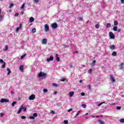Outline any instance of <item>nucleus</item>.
I'll use <instances>...</instances> for the list:
<instances>
[{"label":"nucleus","mask_w":124,"mask_h":124,"mask_svg":"<svg viewBox=\"0 0 124 124\" xmlns=\"http://www.w3.org/2000/svg\"><path fill=\"white\" fill-rule=\"evenodd\" d=\"M47 74L44 73V72H40L39 74V77H42V79H46Z\"/></svg>","instance_id":"1"},{"label":"nucleus","mask_w":124,"mask_h":124,"mask_svg":"<svg viewBox=\"0 0 124 124\" xmlns=\"http://www.w3.org/2000/svg\"><path fill=\"white\" fill-rule=\"evenodd\" d=\"M51 27L52 29H57V28H58V24H57V23H52L51 25Z\"/></svg>","instance_id":"2"},{"label":"nucleus","mask_w":124,"mask_h":124,"mask_svg":"<svg viewBox=\"0 0 124 124\" xmlns=\"http://www.w3.org/2000/svg\"><path fill=\"white\" fill-rule=\"evenodd\" d=\"M0 102H1V103H3L4 102H9V100L7 99H4V98H2L0 101Z\"/></svg>","instance_id":"3"},{"label":"nucleus","mask_w":124,"mask_h":124,"mask_svg":"<svg viewBox=\"0 0 124 124\" xmlns=\"http://www.w3.org/2000/svg\"><path fill=\"white\" fill-rule=\"evenodd\" d=\"M29 99L30 100H34V99H35V95L32 94L30 95L29 97Z\"/></svg>","instance_id":"4"},{"label":"nucleus","mask_w":124,"mask_h":124,"mask_svg":"<svg viewBox=\"0 0 124 124\" xmlns=\"http://www.w3.org/2000/svg\"><path fill=\"white\" fill-rule=\"evenodd\" d=\"M109 37L111 39H114V38H115V35L113 33V32H109Z\"/></svg>","instance_id":"5"},{"label":"nucleus","mask_w":124,"mask_h":124,"mask_svg":"<svg viewBox=\"0 0 124 124\" xmlns=\"http://www.w3.org/2000/svg\"><path fill=\"white\" fill-rule=\"evenodd\" d=\"M45 30L46 31H49V25L48 24L45 25Z\"/></svg>","instance_id":"6"},{"label":"nucleus","mask_w":124,"mask_h":124,"mask_svg":"<svg viewBox=\"0 0 124 124\" xmlns=\"http://www.w3.org/2000/svg\"><path fill=\"white\" fill-rule=\"evenodd\" d=\"M124 63L122 62L121 64H120L119 65H118V66L120 69L123 70L124 69Z\"/></svg>","instance_id":"7"},{"label":"nucleus","mask_w":124,"mask_h":124,"mask_svg":"<svg viewBox=\"0 0 124 124\" xmlns=\"http://www.w3.org/2000/svg\"><path fill=\"white\" fill-rule=\"evenodd\" d=\"M54 60V57L53 56H50L49 58H47L46 62H51Z\"/></svg>","instance_id":"8"},{"label":"nucleus","mask_w":124,"mask_h":124,"mask_svg":"<svg viewBox=\"0 0 124 124\" xmlns=\"http://www.w3.org/2000/svg\"><path fill=\"white\" fill-rule=\"evenodd\" d=\"M109 78L110 79H111L112 83H114V82H115L116 80H115V78H114L113 76L110 75Z\"/></svg>","instance_id":"9"},{"label":"nucleus","mask_w":124,"mask_h":124,"mask_svg":"<svg viewBox=\"0 0 124 124\" xmlns=\"http://www.w3.org/2000/svg\"><path fill=\"white\" fill-rule=\"evenodd\" d=\"M23 105H21V107L20 108L18 109V111L17 112V114H20V113H21V112L22 111V109H23Z\"/></svg>","instance_id":"10"},{"label":"nucleus","mask_w":124,"mask_h":124,"mask_svg":"<svg viewBox=\"0 0 124 124\" xmlns=\"http://www.w3.org/2000/svg\"><path fill=\"white\" fill-rule=\"evenodd\" d=\"M19 69L21 72H24V66L23 65H21L19 67Z\"/></svg>","instance_id":"11"},{"label":"nucleus","mask_w":124,"mask_h":124,"mask_svg":"<svg viewBox=\"0 0 124 124\" xmlns=\"http://www.w3.org/2000/svg\"><path fill=\"white\" fill-rule=\"evenodd\" d=\"M47 43V39H43L42 41V44H46Z\"/></svg>","instance_id":"12"},{"label":"nucleus","mask_w":124,"mask_h":124,"mask_svg":"<svg viewBox=\"0 0 124 124\" xmlns=\"http://www.w3.org/2000/svg\"><path fill=\"white\" fill-rule=\"evenodd\" d=\"M110 49L111 50H115V49H116V46H115V45H112L110 47Z\"/></svg>","instance_id":"13"},{"label":"nucleus","mask_w":124,"mask_h":124,"mask_svg":"<svg viewBox=\"0 0 124 124\" xmlns=\"http://www.w3.org/2000/svg\"><path fill=\"white\" fill-rule=\"evenodd\" d=\"M55 56H56V61L57 62H60V57H59L58 56V54H55Z\"/></svg>","instance_id":"14"},{"label":"nucleus","mask_w":124,"mask_h":124,"mask_svg":"<svg viewBox=\"0 0 124 124\" xmlns=\"http://www.w3.org/2000/svg\"><path fill=\"white\" fill-rule=\"evenodd\" d=\"M7 71L8 72L7 73V75H9L10 74V73H11V70L9 68H7Z\"/></svg>","instance_id":"15"},{"label":"nucleus","mask_w":124,"mask_h":124,"mask_svg":"<svg viewBox=\"0 0 124 124\" xmlns=\"http://www.w3.org/2000/svg\"><path fill=\"white\" fill-rule=\"evenodd\" d=\"M98 122L99 124H104V122H103V121L102 120H101L99 119V120H98Z\"/></svg>","instance_id":"16"},{"label":"nucleus","mask_w":124,"mask_h":124,"mask_svg":"<svg viewBox=\"0 0 124 124\" xmlns=\"http://www.w3.org/2000/svg\"><path fill=\"white\" fill-rule=\"evenodd\" d=\"M113 31H118V27L117 26H114L113 28Z\"/></svg>","instance_id":"17"},{"label":"nucleus","mask_w":124,"mask_h":124,"mask_svg":"<svg viewBox=\"0 0 124 124\" xmlns=\"http://www.w3.org/2000/svg\"><path fill=\"white\" fill-rule=\"evenodd\" d=\"M74 94V92H73V91H72V92L69 93V95L71 97L73 96Z\"/></svg>","instance_id":"18"},{"label":"nucleus","mask_w":124,"mask_h":124,"mask_svg":"<svg viewBox=\"0 0 124 124\" xmlns=\"http://www.w3.org/2000/svg\"><path fill=\"white\" fill-rule=\"evenodd\" d=\"M34 21V18L33 17H30V22L31 23H32V22Z\"/></svg>","instance_id":"19"},{"label":"nucleus","mask_w":124,"mask_h":124,"mask_svg":"<svg viewBox=\"0 0 124 124\" xmlns=\"http://www.w3.org/2000/svg\"><path fill=\"white\" fill-rule=\"evenodd\" d=\"M112 56H113L114 57H115V56H117V52L113 51L112 53Z\"/></svg>","instance_id":"20"},{"label":"nucleus","mask_w":124,"mask_h":124,"mask_svg":"<svg viewBox=\"0 0 124 124\" xmlns=\"http://www.w3.org/2000/svg\"><path fill=\"white\" fill-rule=\"evenodd\" d=\"M60 81H61V82H66V78H64L61 79Z\"/></svg>","instance_id":"21"},{"label":"nucleus","mask_w":124,"mask_h":124,"mask_svg":"<svg viewBox=\"0 0 124 124\" xmlns=\"http://www.w3.org/2000/svg\"><path fill=\"white\" fill-rule=\"evenodd\" d=\"M26 56H27V54H24V55H22L20 57V60H23V58L26 57Z\"/></svg>","instance_id":"22"},{"label":"nucleus","mask_w":124,"mask_h":124,"mask_svg":"<svg viewBox=\"0 0 124 124\" xmlns=\"http://www.w3.org/2000/svg\"><path fill=\"white\" fill-rule=\"evenodd\" d=\"M32 33H34V32H36V29L35 28H33L32 29Z\"/></svg>","instance_id":"23"},{"label":"nucleus","mask_w":124,"mask_h":124,"mask_svg":"<svg viewBox=\"0 0 124 124\" xmlns=\"http://www.w3.org/2000/svg\"><path fill=\"white\" fill-rule=\"evenodd\" d=\"M7 49H8V46L6 45L5 46V49H3V51H7Z\"/></svg>","instance_id":"24"},{"label":"nucleus","mask_w":124,"mask_h":124,"mask_svg":"<svg viewBox=\"0 0 124 124\" xmlns=\"http://www.w3.org/2000/svg\"><path fill=\"white\" fill-rule=\"evenodd\" d=\"M39 0H33V3H38Z\"/></svg>","instance_id":"25"},{"label":"nucleus","mask_w":124,"mask_h":124,"mask_svg":"<svg viewBox=\"0 0 124 124\" xmlns=\"http://www.w3.org/2000/svg\"><path fill=\"white\" fill-rule=\"evenodd\" d=\"M17 102L16 101H14L12 103V106L14 107V106L15 105V104H16Z\"/></svg>","instance_id":"26"},{"label":"nucleus","mask_w":124,"mask_h":124,"mask_svg":"<svg viewBox=\"0 0 124 124\" xmlns=\"http://www.w3.org/2000/svg\"><path fill=\"white\" fill-rule=\"evenodd\" d=\"M14 6V4L11 3L10 6H9V8H11L12 7H13Z\"/></svg>","instance_id":"27"},{"label":"nucleus","mask_w":124,"mask_h":124,"mask_svg":"<svg viewBox=\"0 0 124 124\" xmlns=\"http://www.w3.org/2000/svg\"><path fill=\"white\" fill-rule=\"evenodd\" d=\"M88 72L89 73H90V74H92V73H93V70L92 69H90L88 70Z\"/></svg>","instance_id":"28"},{"label":"nucleus","mask_w":124,"mask_h":124,"mask_svg":"<svg viewBox=\"0 0 124 124\" xmlns=\"http://www.w3.org/2000/svg\"><path fill=\"white\" fill-rule=\"evenodd\" d=\"M118 24H119V22H118V21H114V26H118Z\"/></svg>","instance_id":"29"},{"label":"nucleus","mask_w":124,"mask_h":124,"mask_svg":"<svg viewBox=\"0 0 124 124\" xmlns=\"http://www.w3.org/2000/svg\"><path fill=\"white\" fill-rule=\"evenodd\" d=\"M120 123H124V118H122L120 120Z\"/></svg>","instance_id":"30"},{"label":"nucleus","mask_w":124,"mask_h":124,"mask_svg":"<svg viewBox=\"0 0 124 124\" xmlns=\"http://www.w3.org/2000/svg\"><path fill=\"white\" fill-rule=\"evenodd\" d=\"M22 109H23L24 112H26V111H27V108H25V107H24V106H23Z\"/></svg>","instance_id":"31"},{"label":"nucleus","mask_w":124,"mask_h":124,"mask_svg":"<svg viewBox=\"0 0 124 124\" xmlns=\"http://www.w3.org/2000/svg\"><path fill=\"white\" fill-rule=\"evenodd\" d=\"M104 103H105V102H101L98 105V106H101V105H102V104H104Z\"/></svg>","instance_id":"32"},{"label":"nucleus","mask_w":124,"mask_h":124,"mask_svg":"<svg viewBox=\"0 0 124 124\" xmlns=\"http://www.w3.org/2000/svg\"><path fill=\"white\" fill-rule=\"evenodd\" d=\"M110 27H111V24L110 23H108L107 24V28H110Z\"/></svg>","instance_id":"33"},{"label":"nucleus","mask_w":124,"mask_h":124,"mask_svg":"<svg viewBox=\"0 0 124 124\" xmlns=\"http://www.w3.org/2000/svg\"><path fill=\"white\" fill-rule=\"evenodd\" d=\"M29 119H31V120H34L35 119V118H34V117H33V116H30Z\"/></svg>","instance_id":"34"},{"label":"nucleus","mask_w":124,"mask_h":124,"mask_svg":"<svg viewBox=\"0 0 124 124\" xmlns=\"http://www.w3.org/2000/svg\"><path fill=\"white\" fill-rule=\"evenodd\" d=\"M43 92H44V93H47L48 92V90H47L46 89H43Z\"/></svg>","instance_id":"35"},{"label":"nucleus","mask_w":124,"mask_h":124,"mask_svg":"<svg viewBox=\"0 0 124 124\" xmlns=\"http://www.w3.org/2000/svg\"><path fill=\"white\" fill-rule=\"evenodd\" d=\"M5 67V62H4L3 65L1 66V68H4Z\"/></svg>","instance_id":"36"},{"label":"nucleus","mask_w":124,"mask_h":124,"mask_svg":"<svg viewBox=\"0 0 124 124\" xmlns=\"http://www.w3.org/2000/svg\"><path fill=\"white\" fill-rule=\"evenodd\" d=\"M78 20L79 21H83V18L82 17H78Z\"/></svg>","instance_id":"37"},{"label":"nucleus","mask_w":124,"mask_h":124,"mask_svg":"<svg viewBox=\"0 0 124 124\" xmlns=\"http://www.w3.org/2000/svg\"><path fill=\"white\" fill-rule=\"evenodd\" d=\"M63 123H64V124H68V121H67V120H64V121H63Z\"/></svg>","instance_id":"38"},{"label":"nucleus","mask_w":124,"mask_h":124,"mask_svg":"<svg viewBox=\"0 0 124 124\" xmlns=\"http://www.w3.org/2000/svg\"><path fill=\"white\" fill-rule=\"evenodd\" d=\"M95 28L96 29H99V24H96Z\"/></svg>","instance_id":"39"},{"label":"nucleus","mask_w":124,"mask_h":124,"mask_svg":"<svg viewBox=\"0 0 124 124\" xmlns=\"http://www.w3.org/2000/svg\"><path fill=\"white\" fill-rule=\"evenodd\" d=\"M63 46H64V48H68L69 47L68 45H63Z\"/></svg>","instance_id":"40"},{"label":"nucleus","mask_w":124,"mask_h":124,"mask_svg":"<svg viewBox=\"0 0 124 124\" xmlns=\"http://www.w3.org/2000/svg\"><path fill=\"white\" fill-rule=\"evenodd\" d=\"M24 7H25V3H23L22 5V6H21V9H23V8H24Z\"/></svg>","instance_id":"41"},{"label":"nucleus","mask_w":124,"mask_h":124,"mask_svg":"<svg viewBox=\"0 0 124 124\" xmlns=\"http://www.w3.org/2000/svg\"><path fill=\"white\" fill-rule=\"evenodd\" d=\"M96 62V61H95V60L93 61V62H92L93 65H94V64H95V62Z\"/></svg>","instance_id":"42"},{"label":"nucleus","mask_w":124,"mask_h":124,"mask_svg":"<svg viewBox=\"0 0 124 124\" xmlns=\"http://www.w3.org/2000/svg\"><path fill=\"white\" fill-rule=\"evenodd\" d=\"M0 62L1 63H4L5 62H4L2 59H0Z\"/></svg>","instance_id":"43"},{"label":"nucleus","mask_w":124,"mask_h":124,"mask_svg":"<svg viewBox=\"0 0 124 124\" xmlns=\"http://www.w3.org/2000/svg\"><path fill=\"white\" fill-rule=\"evenodd\" d=\"M33 116L34 117V118L35 117H37V113H33Z\"/></svg>","instance_id":"44"},{"label":"nucleus","mask_w":124,"mask_h":124,"mask_svg":"<svg viewBox=\"0 0 124 124\" xmlns=\"http://www.w3.org/2000/svg\"><path fill=\"white\" fill-rule=\"evenodd\" d=\"M19 29H20V28L19 27L16 28V32H18V31H19Z\"/></svg>","instance_id":"45"},{"label":"nucleus","mask_w":124,"mask_h":124,"mask_svg":"<svg viewBox=\"0 0 124 124\" xmlns=\"http://www.w3.org/2000/svg\"><path fill=\"white\" fill-rule=\"evenodd\" d=\"M121 107L118 106L117 107L116 109H117V110H121Z\"/></svg>","instance_id":"46"},{"label":"nucleus","mask_w":124,"mask_h":124,"mask_svg":"<svg viewBox=\"0 0 124 124\" xmlns=\"http://www.w3.org/2000/svg\"><path fill=\"white\" fill-rule=\"evenodd\" d=\"M86 104H82L81 105V107H83V108H86Z\"/></svg>","instance_id":"47"},{"label":"nucleus","mask_w":124,"mask_h":124,"mask_svg":"<svg viewBox=\"0 0 124 124\" xmlns=\"http://www.w3.org/2000/svg\"><path fill=\"white\" fill-rule=\"evenodd\" d=\"M87 88H88L89 90H91V85H88Z\"/></svg>","instance_id":"48"},{"label":"nucleus","mask_w":124,"mask_h":124,"mask_svg":"<svg viewBox=\"0 0 124 124\" xmlns=\"http://www.w3.org/2000/svg\"><path fill=\"white\" fill-rule=\"evenodd\" d=\"M1 12V10L0 9V18L2 19V16L0 15V13Z\"/></svg>","instance_id":"49"},{"label":"nucleus","mask_w":124,"mask_h":124,"mask_svg":"<svg viewBox=\"0 0 124 124\" xmlns=\"http://www.w3.org/2000/svg\"><path fill=\"white\" fill-rule=\"evenodd\" d=\"M21 118L22 119V120H24V119H26V116H22L21 117Z\"/></svg>","instance_id":"50"},{"label":"nucleus","mask_w":124,"mask_h":124,"mask_svg":"<svg viewBox=\"0 0 124 124\" xmlns=\"http://www.w3.org/2000/svg\"><path fill=\"white\" fill-rule=\"evenodd\" d=\"M53 86H54V87H58L59 85L58 84H56L55 83H53Z\"/></svg>","instance_id":"51"},{"label":"nucleus","mask_w":124,"mask_h":124,"mask_svg":"<svg viewBox=\"0 0 124 124\" xmlns=\"http://www.w3.org/2000/svg\"><path fill=\"white\" fill-rule=\"evenodd\" d=\"M81 95H82V96H84L85 95V93L84 92L81 93Z\"/></svg>","instance_id":"52"},{"label":"nucleus","mask_w":124,"mask_h":124,"mask_svg":"<svg viewBox=\"0 0 124 124\" xmlns=\"http://www.w3.org/2000/svg\"><path fill=\"white\" fill-rule=\"evenodd\" d=\"M92 118H99V116H92Z\"/></svg>","instance_id":"53"},{"label":"nucleus","mask_w":124,"mask_h":124,"mask_svg":"<svg viewBox=\"0 0 124 124\" xmlns=\"http://www.w3.org/2000/svg\"><path fill=\"white\" fill-rule=\"evenodd\" d=\"M19 29H22V24H19V27H18Z\"/></svg>","instance_id":"54"},{"label":"nucleus","mask_w":124,"mask_h":124,"mask_svg":"<svg viewBox=\"0 0 124 124\" xmlns=\"http://www.w3.org/2000/svg\"><path fill=\"white\" fill-rule=\"evenodd\" d=\"M15 16H16V17H17V16H19V14L16 13L15 15Z\"/></svg>","instance_id":"55"},{"label":"nucleus","mask_w":124,"mask_h":124,"mask_svg":"<svg viewBox=\"0 0 124 124\" xmlns=\"http://www.w3.org/2000/svg\"><path fill=\"white\" fill-rule=\"evenodd\" d=\"M72 111V108H70L68 110L67 112H71Z\"/></svg>","instance_id":"56"},{"label":"nucleus","mask_w":124,"mask_h":124,"mask_svg":"<svg viewBox=\"0 0 124 124\" xmlns=\"http://www.w3.org/2000/svg\"><path fill=\"white\" fill-rule=\"evenodd\" d=\"M122 31V29H119L118 30V32H121V31Z\"/></svg>","instance_id":"57"},{"label":"nucleus","mask_w":124,"mask_h":124,"mask_svg":"<svg viewBox=\"0 0 124 124\" xmlns=\"http://www.w3.org/2000/svg\"><path fill=\"white\" fill-rule=\"evenodd\" d=\"M51 114H55V111H54V110H52V111H51Z\"/></svg>","instance_id":"58"},{"label":"nucleus","mask_w":124,"mask_h":124,"mask_svg":"<svg viewBox=\"0 0 124 124\" xmlns=\"http://www.w3.org/2000/svg\"><path fill=\"white\" fill-rule=\"evenodd\" d=\"M3 113H0V116H1V117H2V116H3Z\"/></svg>","instance_id":"59"},{"label":"nucleus","mask_w":124,"mask_h":124,"mask_svg":"<svg viewBox=\"0 0 124 124\" xmlns=\"http://www.w3.org/2000/svg\"><path fill=\"white\" fill-rule=\"evenodd\" d=\"M14 94V92L13 91H11V94Z\"/></svg>","instance_id":"60"},{"label":"nucleus","mask_w":124,"mask_h":124,"mask_svg":"<svg viewBox=\"0 0 124 124\" xmlns=\"http://www.w3.org/2000/svg\"><path fill=\"white\" fill-rule=\"evenodd\" d=\"M58 93L57 92H54L53 93L54 94L56 95Z\"/></svg>","instance_id":"61"},{"label":"nucleus","mask_w":124,"mask_h":124,"mask_svg":"<svg viewBox=\"0 0 124 124\" xmlns=\"http://www.w3.org/2000/svg\"><path fill=\"white\" fill-rule=\"evenodd\" d=\"M121 1L122 3H124V0H121Z\"/></svg>","instance_id":"62"},{"label":"nucleus","mask_w":124,"mask_h":124,"mask_svg":"<svg viewBox=\"0 0 124 124\" xmlns=\"http://www.w3.org/2000/svg\"><path fill=\"white\" fill-rule=\"evenodd\" d=\"M20 14H21V15H24V13H23V12H21L20 13Z\"/></svg>","instance_id":"63"},{"label":"nucleus","mask_w":124,"mask_h":124,"mask_svg":"<svg viewBox=\"0 0 124 124\" xmlns=\"http://www.w3.org/2000/svg\"><path fill=\"white\" fill-rule=\"evenodd\" d=\"M79 83H83V80H79Z\"/></svg>","instance_id":"64"}]
</instances>
